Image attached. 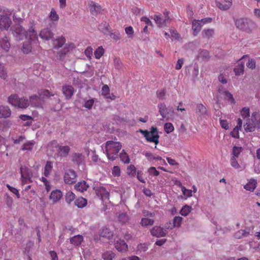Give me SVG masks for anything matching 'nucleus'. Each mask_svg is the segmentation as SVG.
<instances>
[{
	"instance_id": "3c124183",
	"label": "nucleus",
	"mask_w": 260,
	"mask_h": 260,
	"mask_svg": "<svg viewBox=\"0 0 260 260\" xmlns=\"http://www.w3.org/2000/svg\"><path fill=\"white\" fill-rule=\"evenodd\" d=\"M115 254L112 251H106L102 255L104 260H112L115 257Z\"/></svg>"
},
{
	"instance_id": "c756f323",
	"label": "nucleus",
	"mask_w": 260,
	"mask_h": 260,
	"mask_svg": "<svg viewBox=\"0 0 260 260\" xmlns=\"http://www.w3.org/2000/svg\"><path fill=\"white\" fill-rule=\"evenodd\" d=\"M62 197V192L59 190H53L50 196V199L53 203H56L59 201Z\"/></svg>"
},
{
	"instance_id": "603ef678",
	"label": "nucleus",
	"mask_w": 260,
	"mask_h": 260,
	"mask_svg": "<svg viewBox=\"0 0 260 260\" xmlns=\"http://www.w3.org/2000/svg\"><path fill=\"white\" fill-rule=\"evenodd\" d=\"M249 235V232L245 230H240L235 234L236 238L240 239L244 237H247Z\"/></svg>"
},
{
	"instance_id": "a18cd8bd",
	"label": "nucleus",
	"mask_w": 260,
	"mask_h": 260,
	"mask_svg": "<svg viewBox=\"0 0 260 260\" xmlns=\"http://www.w3.org/2000/svg\"><path fill=\"white\" fill-rule=\"evenodd\" d=\"M198 56L202 59H208L210 58L209 52L207 50H200L199 51Z\"/></svg>"
},
{
	"instance_id": "aec40b11",
	"label": "nucleus",
	"mask_w": 260,
	"mask_h": 260,
	"mask_svg": "<svg viewBox=\"0 0 260 260\" xmlns=\"http://www.w3.org/2000/svg\"><path fill=\"white\" fill-rule=\"evenodd\" d=\"M11 47L8 38L6 36L0 38V48L5 52H8Z\"/></svg>"
},
{
	"instance_id": "c9c22d12",
	"label": "nucleus",
	"mask_w": 260,
	"mask_h": 260,
	"mask_svg": "<svg viewBox=\"0 0 260 260\" xmlns=\"http://www.w3.org/2000/svg\"><path fill=\"white\" fill-rule=\"evenodd\" d=\"M53 169L52 164L50 161H47L44 167V175L45 177H48L50 175Z\"/></svg>"
},
{
	"instance_id": "09e8293b",
	"label": "nucleus",
	"mask_w": 260,
	"mask_h": 260,
	"mask_svg": "<svg viewBox=\"0 0 260 260\" xmlns=\"http://www.w3.org/2000/svg\"><path fill=\"white\" fill-rule=\"evenodd\" d=\"M118 219L119 222L122 223H125L129 220V217L125 213H119L118 216Z\"/></svg>"
},
{
	"instance_id": "4468645a",
	"label": "nucleus",
	"mask_w": 260,
	"mask_h": 260,
	"mask_svg": "<svg viewBox=\"0 0 260 260\" xmlns=\"http://www.w3.org/2000/svg\"><path fill=\"white\" fill-rule=\"evenodd\" d=\"M59 144L56 141H53L50 142L47 146V151L50 155L57 157V152H58V147Z\"/></svg>"
},
{
	"instance_id": "58836bf2",
	"label": "nucleus",
	"mask_w": 260,
	"mask_h": 260,
	"mask_svg": "<svg viewBox=\"0 0 260 260\" xmlns=\"http://www.w3.org/2000/svg\"><path fill=\"white\" fill-rule=\"evenodd\" d=\"M38 93L39 98L42 99H44L46 98H49L54 95V94L51 93L50 91L47 89L40 90Z\"/></svg>"
},
{
	"instance_id": "f704fd0d",
	"label": "nucleus",
	"mask_w": 260,
	"mask_h": 260,
	"mask_svg": "<svg viewBox=\"0 0 260 260\" xmlns=\"http://www.w3.org/2000/svg\"><path fill=\"white\" fill-rule=\"evenodd\" d=\"M237 158H238L231 157L230 158V164L235 169L242 171L244 168L238 163Z\"/></svg>"
},
{
	"instance_id": "338daca9",
	"label": "nucleus",
	"mask_w": 260,
	"mask_h": 260,
	"mask_svg": "<svg viewBox=\"0 0 260 260\" xmlns=\"http://www.w3.org/2000/svg\"><path fill=\"white\" fill-rule=\"evenodd\" d=\"M125 31L127 35L128 36V38H132L133 37V34L134 31L132 26H129L126 27L125 28Z\"/></svg>"
},
{
	"instance_id": "423d86ee",
	"label": "nucleus",
	"mask_w": 260,
	"mask_h": 260,
	"mask_svg": "<svg viewBox=\"0 0 260 260\" xmlns=\"http://www.w3.org/2000/svg\"><path fill=\"white\" fill-rule=\"evenodd\" d=\"M14 37L17 40H22L27 36V31L19 24H16L11 29Z\"/></svg>"
},
{
	"instance_id": "2eb2a0df",
	"label": "nucleus",
	"mask_w": 260,
	"mask_h": 260,
	"mask_svg": "<svg viewBox=\"0 0 260 260\" xmlns=\"http://www.w3.org/2000/svg\"><path fill=\"white\" fill-rule=\"evenodd\" d=\"M39 36L41 39L48 41L53 38L54 34L49 28H45L41 30Z\"/></svg>"
},
{
	"instance_id": "de8ad7c7",
	"label": "nucleus",
	"mask_w": 260,
	"mask_h": 260,
	"mask_svg": "<svg viewBox=\"0 0 260 260\" xmlns=\"http://www.w3.org/2000/svg\"><path fill=\"white\" fill-rule=\"evenodd\" d=\"M192 207L188 205L184 206L180 211V213L181 215L184 216H187L189 213L191 212Z\"/></svg>"
},
{
	"instance_id": "473e14b6",
	"label": "nucleus",
	"mask_w": 260,
	"mask_h": 260,
	"mask_svg": "<svg viewBox=\"0 0 260 260\" xmlns=\"http://www.w3.org/2000/svg\"><path fill=\"white\" fill-rule=\"evenodd\" d=\"M74 47V44L73 43L66 44L64 46L63 49L58 52V55H59L60 57L62 58L64 55L68 53L70 50L73 49Z\"/></svg>"
},
{
	"instance_id": "b1692460",
	"label": "nucleus",
	"mask_w": 260,
	"mask_h": 260,
	"mask_svg": "<svg viewBox=\"0 0 260 260\" xmlns=\"http://www.w3.org/2000/svg\"><path fill=\"white\" fill-rule=\"evenodd\" d=\"M215 35V30L213 28L204 29L202 31V36L203 38L210 40L212 39Z\"/></svg>"
},
{
	"instance_id": "7c9ffc66",
	"label": "nucleus",
	"mask_w": 260,
	"mask_h": 260,
	"mask_svg": "<svg viewBox=\"0 0 260 260\" xmlns=\"http://www.w3.org/2000/svg\"><path fill=\"white\" fill-rule=\"evenodd\" d=\"M65 43V38L61 36L53 41V46L54 48L58 49L61 47Z\"/></svg>"
},
{
	"instance_id": "4be33fe9",
	"label": "nucleus",
	"mask_w": 260,
	"mask_h": 260,
	"mask_svg": "<svg viewBox=\"0 0 260 260\" xmlns=\"http://www.w3.org/2000/svg\"><path fill=\"white\" fill-rule=\"evenodd\" d=\"M89 7L90 12L93 15L100 13L102 10L101 6L92 1L89 4Z\"/></svg>"
},
{
	"instance_id": "f03ea898",
	"label": "nucleus",
	"mask_w": 260,
	"mask_h": 260,
	"mask_svg": "<svg viewBox=\"0 0 260 260\" xmlns=\"http://www.w3.org/2000/svg\"><path fill=\"white\" fill-rule=\"evenodd\" d=\"M243 127L246 132H253L256 127L260 129V114L257 112H253L251 118L245 120Z\"/></svg>"
},
{
	"instance_id": "e433bc0d",
	"label": "nucleus",
	"mask_w": 260,
	"mask_h": 260,
	"mask_svg": "<svg viewBox=\"0 0 260 260\" xmlns=\"http://www.w3.org/2000/svg\"><path fill=\"white\" fill-rule=\"evenodd\" d=\"M75 205L79 208L84 207L87 204V200L82 197H80L75 201Z\"/></svg>"
},
{
	"instance_id": "774afa93",
	"label": "nucleus",
	"mask_w": 260,
	"mask_h": 260,
	"mask_svg": "<svg viewBox=\"0 0 260 260\" xmlns=\"http://www.w3.org/2000/svg\"><path fill=\"white\" fill-rule=\"evenodd\" d=\"M181 190L183 194L186 197H190L192 196V190L186 189L185 187L182 186Z\"/></svg>"
},
{
	"instance_id": "0e129e2a",
	"label": "nucleus",
	"mask_w": 260,
	"mask_h": 260,
	"mask_svg": "<svg viewBox=\"0 0 260 260\" xmlns=\"http://www.w3.org/2000/svg\"><path fill=\"white\" fill-rule=\"evenodd\" d=\"M94 103V101L93 99H89L85 102V103H84L83 106L85 108L89 110L92 108Z\"/></svg>"
},
{
	"instance_id": "412c9836",
	"label": "nucleus",
	"mask_w": 260,
	"mask_h": 260,
	"mask_svg": "<svg viewBox=\"0 0 260 260\" xmlns=\"http://www.w3.org/2000/svg\"><path fill=\"white\" fill-rule=\"evenodd\" d=\"M72 161L79 165L83 163L84 161V156L81 153H74L71 156Z\"/></svg>"
},
{
	"instance_id": "1a4fd4ad",
	"label": "nucleus",
	"mask_w": 260,
	"mask_h": 260,
	"mask_svg": "<svg viewBox=\"0 0 260 260\" xmlns=\"http://www.w3.org/2000/svg\"><path fill=\"white\" fill-rule=\"evenodd\" d=\"M77 177L76 172L72 169H69L64 174V181L66 184H73L76 181Z\"/></svg>"
},
{
	"instance_id": "2f4dec72",
	"label": "nucleus",
	"mask_w": 260,
	"mask_h": 260,
	"mask_svg": "<svg viewBox=\"0 0 260 260\" xmlns=\"http://www.w3.org/2000/svg\"><path fill=\"white\" fill-rule=\"evenodd\" d=\"M256 181L255 179H250L244 186V188L248 191H253L256 187Z\"/></svg>"
},
{
	"instance_id": "72a5a7b5",
	"label": "nucleus",
	"mask_w": 260,
	"mask_h": 260,
	"mask_svg": "<svg viewBox=\"0 0 260 260\" xmlns=\"http://www.w3.org/2000/svg\"><path fill=\"white\" fill-rule=\"evenodd\" d=\"M74 187L76 190L81 192H83L87 190L88 187V185L87 184L86 182L83 181L78 182Z\"/></svg>"
},
{
	"instance_id": "9b49d317",
	"label": "nucleus",
	"mask_w": 260,
	"mask_h": 260,
	"mask_svg": "<svg viewBox=\"0 0 260 260\" xmlns=\"http://www.w3.org/2000/svg\"><path fill=\"white\" fill-rule=\"evenodd\" d=\"M159 109V113L161 116L162 119H164L167 118L169 117L170 115L173 113V109L172 108H167L165 103H160L158 105Z\"/></svg>"
},
{
	"instance_id": "5701e85b",
	"label": "nucleus",
	"mask_w": 260,
	"mask_h": 260,
	"mask_svg": "<svg viewBox=\"0 0 260 260\" xmlns=\"http://www.w3.org/2000/svg\"><path fill=\"white\" fill-rule=\"evenodd\" d=\"M102 95H103L106 99H110L114 100L116 99V96L113 93L111 94L110 93V89L107 85H104L102 88Z\"/></svg>"
},
{
	"instance_id": "4c0bfd02",
	"label": "nucleus",
	"mask_w": 260,
	"mask_h": 260,
	"mask_svg": "<svg viewBox=\"0 0 260 260\" xmlns=\"http://www.w3.org/2000/svg\"><path fill=\"white\" fill-rule=\"evenodd\" d=\"M100 236L101 237L110 239L112 237V232L108 228H103L100 232Z\"/></svg>"
},
{
	"instance_id": "ea45409f",
	"label": "nucleus",
	"mask_w": 260,
	"mask_h": 260,
	"mask_svg": "<svg viewBox=\"0 0 260 260\" xmlns=\"http://www.w3.org/2000/svg\"><path fill=\"white\" fill-rule=\"evenodd\" d=\"M154 223V220L152 218H142L140 224L143 226H151Z\"/></svg>"
},
{
	"instance_id": "37998d69",
	"label": "nucleus",
	"mask_w": 260,
	"mask_h": 260,
	"mask_svg": "<svg viewBox=\"0 0 260 260\" xmlns=\"http://www.w3.org/2000/svg\"><path fill=\"white\" fill-rule=\"evenodd\" d=\"M218 92L221 94H224L229 101L232 102L234 101L233 95L228 90L222 88H219Z\"/></svg>"
},
{
	"instance_id": "e2e57ef3",
	"label": "nucleus",
	"mask_w": 260,
	"mask_h": 260,
	"mask_svg": "<svg viewBox=\"0 0 260 260\" xmlns=\"http://www.w3.org/2000/svg\"><path fill=\"white\" fill-rule=\"evenodd\" d=\"M7 76V73L5 70L4 66L0 63V77L5 79Z\"/></svg>"
},
{
	"instance_id": "0eeeda50",
	"label": "nucleus",
	"mask_w": 260,
	"mask_h": 260,
	"mask_svg": "<svg viewBox=\"0 0 260 260\" xmlns=\"http://www.w3.org/2000/svg\"><path fill=\"white\" fill-rule=\"evenodd\" d=\"M20 174L21 182L22 184L29 183L32 182V171L26 167H20Z\"/></svg>"
},
{
	"instance_id": "f3484780",
	"label": "nucleus",
	"mask_w": 260,
	"mask_h": 260,
	"mask_svg": "<svg viewBox=\"0 0 260 260\" xmlns=\"http://www.w3.org/2000/svg\"><path fill=\"white\" fill-rule=\"evenodd\" d=\"M62 92L66 100L71 98L74 93V89L71 85H63L62 87Z\"/></svg>"
},
{
	"instance_id": "5fc2aeb1",
	"label": "nucleus",
	"mask_w": 260,
	"mask_h": 260,
	"mask_svg": "<svg viewBox=\"0 0 260 260\" xmlns=\"http://www.w3.org/2000/svg\"><path fill=\"white\" fill-rule=\"evenodd\" d=\"M242 147L234 146L233 148L232 156L233 157L238 158L240 153L242 152Z\"/></svg>"
},
{
	"instance_id": "13d9d810",
	"label": "nucleus",
	"mask_w": 260,
	"mask_h": 260,
	"mask_svg": "<svg viewBox=\"0 0 260 260\" xmlns=\"http://www.w3.org/2000/svg\"><path fill=\"white\" fill-rule=\"evenodd\" d=\"M75 195L74 193L71 191H68L66 193V201L68 204H70L72 201L75 200Z\"/></svg>"
},
{
	"instance_id": "f8f14e48",
	"label": "nucleus",
	"mask_w": 260,
	"mask_h": 260,
	"mask_svg": "<svg viewBox=\"0 0 260 260\" xmlns=\"http://www.w3.org/2000/svg\"><path fill=\"white\" fill-rule=\"evenodd\" d=\"M97 196L100 198L103 201H106L109 200V193L103 186L94 187Z\"/></svg>"
},
{
	"instance_id": "bb28decb",
	"label": "nucleus",
	"mask_w": 260,
	"mask_h": 260,
	"mask_svg": "<svg viewBox=\"0 0 260 260\" xmlns=\"http://www.w3.org/2000/svg\"><path fill=\"white\" fill-rule=\"evenodd\" d=\"M192 29L193 30V35L196 36L200 31L202 24L200 22L199 20H193L192 22Z\"/></svg>"
},
{
	"instance_id": "79ce46f5",
	"label": "nucleus",
	"mask_w": 260,
	"mask_h": 260,
	"mask_svg": "<svg viewBox=\"0 0 260 260\" xmlns=\"http://www.w3.org/2000/svg\"><path fill=\"white\" fill-rule=\"evenodd\" d=\"M32 47L30 41L23 44L22 51L24 53L27 54L31 51Z\"/></svg>"
},
{
	"instance_id": "bf43d9fd",
	"label": "nucleus",
	"mask_w": 260,
	"mask_h": 260,
	"mask_svg": "<svg viewBox=\"0 0 260 260\" xmlns=\"http://www.w3.org/2000/svg\"><path fill=\"white\" fill-rule=\"evenodd\" d=\"M104 49L103 47H99L98 48L94 51V56L96 59H100L104 54Z\"/></svg>"
},
{
	"instance_id": "49530a36",
	"label": "nucleus",
	"mask_w": 260,
	"mask_h": 260,
	"mask_svg": "<svg viewBox=\"0 0 260 260\" xmlns=\"http://www.w3.org/2000/svg\"><path fill=\"white\" fill-rule=\"evenodd\" d=\"M153 19L159 27H164L163 22L164 18L163 17H161L160 15H155L153 17Z\"/></svg>"
},
{
	"instance_id": "6e6552de",
	"label": "nucleus",
	"mask_w": 260,
	"mask_h": 260,
	"mask_svg": "<svg viewBox=\"0 0 260 260\" xmlns=\"http://www.w3.org/2000/svg\"><path fill=\"white\" fill-rule=\"evenodd\" d=\"M195 112L198 120H202L203 118H206L209 115L206 107L201 103L196 105Z\"/></svg>"
},
{
	"instance_id": "20e7f679",
	"label": "nucleus",
	"mask_w": 260,
	"mask_h": 260,
	"mask_svg": "<svg viewBox=\"0 0 260 260\" xmlns=\"http://www.w3.org/2000/svg\"><path fill=\"white\" fill-rule=\"evenodd\" d=\"M139 132L144 135L148 142H153L156 145L158 144L159 136L157 127L152 126L150 128V131L140 129Z\"/></svg>"
},
{
	"instance_id": "8fccbe9b",
	"label": "nucleus",
	"mask_w": 260,
	"mask_h": 260,
	"mask_svg": "<svg viewBox=\"0 0 260 260\" xmlns=\"http://www.w3.org/2000/svg\"><path fill=\"white\" fill-rule=\"evenodd\" d=\"M35 145V142L32 141L27 142V143L24 144L22 147L21 150H28L31 151L32 149L34 147V146Z\"/></svg>"
},
{
	"instance_id": "a211bd4d",
	"label": "nucleus",
	"mask_w": 260,
	"mask_h": 260,
	"mask_svg": "<svg viewBox=\"0 0 260 260\" xmlns=\"http://www.w3.org/2000/svg\"><path fill=\"white\" fill-rule=\"evenodd\" d=\"M58 152H57V157H67L70 151V147L68 146H60L58 147Z\"/></svg>"
},
{
	"instance_id": "a878e982",
	"label": "nucleus",
	"mask_w": 260,
	"mask_h": 260,
	"mask_svg": "<svg viewBox=\"0 0 260 260\" xmlns=\"http://www.w3.org/2000/svg\"><path fill=\"white\" fill-rule=\"evenodd\" d=\"M242 120L241 118L237 120V125L231 132V135L233 137L238 138L239 137V130L241 129L242 126Z\"/></svg>"
},
{
	"instance_id": "ddd939ff",
	"label": "nucleus",
	"mask_w": 260,
	"mask_h": 260,
	"mask_svg": "<svg viewBox=\"0 0 260 260\" xmlns=\"http://www.w3.org/2000/svg\"><path fill=\"white\" fill-rule=\"evenodd\" d=\"M12 24V21L7 14L0 15V26L3 30H7Z\"/></svg>"
},
{
	"instance_id": "9d476101",
	"label": "nucleus",
	"mask_w": 260,
	"mask_h": 260,
	"mask_svg": "<svg viewBox=\"0 0 260 260\" xmlns=\"http://www.w3.org/2000/svg\"><path fill=\"white\" fill-rule=\"evenodd\" d=\"M151 235L153 237L157 238L165 237L168 233V231L166 230L160 226H154L150 231Z\"/></svg>"
},
{
	"instance_id": "6e6d98bb",
	"label": "nucleus",
	"mask_w": 260,
	"mask_h": 260,
	"mask_svg": "<svg viewBox=\"0 0 260 260\" xmlns=\"http://www.w3.org/2000/svg\"><path fill=\"white\" fill-rule=\"evenodd\" d=\"M49 17L51 20L53 21H57L59 19V16L53 8L51 9Z\"/></svg>"
},
{
	"instance_id": "864d4df0",
	"label": "nucleus",
	"mask_w": 260,
	"mask_h": 260,
	"mask_svg": "<svg viewBox=\"0 0 260 260\" xmlns=\"http://www.w3.org/2000/svg\"><path fill=\"white\" fill-rule=\"evenodd\" d=\"M241 115L244 119H246L250 117V110L248 108L244 107L241 111Z\"/></svg>"
},
{
	"instance_id": "69168bd1",
	"label": "nucleus",
	"mask_w": 260,
	"mask_h": 260,
	"mask_svg": "<svg viewBox=\"0 0 260 260\" xmlns=\"http://www.w3.org/2000/svg\"><path fill=\"white\" fill-rule=\"evenodd\" d=\"M148 172L150 175H153L154 176H157L159 174V172L156 170L155 167H151L148 170Z\"/></svg>"
},
{
	"instance_id": "cd10ccee",
	"label": "nucleus",
	"mask_w": 260,
	"mask_h": 260,
	"mask_svg": "<svg viewBox=\"0 0 260 260\" xmlns=\"http://www.w3.org/2000/svg\"><path fill=\"white\" fill-rule=\"evenodd\" d=\"M70 243L74 246H79L83 241V237L82 235H77L70 239Z\"/></svg>"
},
{
	"instance_id": "c03bdc74",
	"label": "nucleus",
	"mask_w": 260,
	"mask_h": 260,
	"mask_svg": "<svg viewBox=\"0 0 260 260\" xmlns=\"http://www.w3.org/2000/svg\"><path fill=\"white\" fill-rule=\"evenodd\" d=\"M119 157L121 161L125 164H128L130 162V159L128 154L125 152L124 150H122L119 154Z\"/></svg>"
},
{
	"instance_id": "39448f33",
	"label": "nucleus",
	"mask_w": 260,
	"mask_h": 260,
	"mask_svg": "<svg viewBox=\"0 0 260 260\" xmlns=\"http://www.w3.org/2000/svg\"><path fill=\"white\" fill-rule=\"evenodd\" d=\"M8 101L12 105L22 109L26 108L29 105L28 101L24 98H19L17 94H13L8 98Z\"/></svg>"
},
{
	"instance_id": "dca6fc26",
	"label": "nucleus",
	"mask_w": 260,
	"mask_h": 260,
	"mask_svg": "<svg viewBox=\"0 0 260 260\" xmlns=\"http://www.w3.org/2000/svg\"><path fill=\"white\" fill-rule=\"evenodd\" d=\"M217 6L221 10H228L232 5V0H216Z\"/></svg>"
},
{
	"instance_id": "f257e3e1",
	"label": "nucleus",
	"mask_w": 260,
	"mask_h": 260,
	"mask_svg": "<svg viewBox=\"0 0 260 260\" xmlns=\"http://www.w3.org/2000/svg\"><path fill=\"white\" fill-rule=\"evenodd\" d=\"M121 147L122 145L119 142L108 141L105 146V153L108 158L111 161L115 160Z\"/></svg>"
},
{
	"instance_id": "6ab92c4d",
	"label": "nucleus",
	"mask_w": 260,
	"mask_h": 260,
	"mask_svg": "<svg viewBox=\"0 0 260 260\" xmlns=\"http://www.w3.org/2000/svg\"><path fill=\"white\" fill-rule=\"evenodd\" d=\"M115 248L119 252H125L128 246L124 240L119 239L115 243Z\"/></svg>"
},
{
	"instance_id": "680f3d73",
	"label": "nucleus",
	"mask_w": 260,
	"mask_h": 260,
	"mask_svg": "<svg viewBox=\"0 0 260 260\" xmlns=\"http://www.w3.org/2000/svg\"><path fill=\"white\" fill-rule=\"evenodd\" d=\"M164 129L165 132L169 134L173 132L174 129V126L171 123H166L164 125Z\"/></svg>"
},
{
	"instance_id": "052dcab7",
	"label": "nucleus",
	"mask_w": 260,
	"mask_h": 260,
	"mask_svg": "<svg viewBox=\"0 0 260 260\" xmlns=\"http://www.w3.org/2000/svg\"><path fill=\"white\" fill-rule=\"evenodd\" d=\"M136 170L134 165H130L127 168V173L131 177H134L136 175Z\"/></svg>"
},
{
	"instance_id": "4d7b16f0",
	"label": "nucleus",
	"mask_w": 260,
	"mask_h": 260,
	"mask_svg": "<svg viewBox=\"0 0 260 260\" xmlns=\"http://www.w3.org/2000/svg\"><path fill=\"white\" fill-rule=\"evenodd\" d=\"M182 220V217L180 216H175L173 220V225L174 227H180L181 225Z\"/></svg>"
},
{
	"instance_id": "393cba45",
	"label": "nucleus",
	"mask_w": 260,
	"mask_h": 260,
	"mask_svg": "<svg viewBox=\"0 0 260 260\" xmlns=\"http://www.w3.org/2000/svg\"><path fill=\"white\" fill-rule=\"evenodd\" d=\"M27 35H28L29 41L31 42L38 41V38L36 31L35 30L33 25L30 26L28 31Z\"/></svg>"
},
{
	"instance_id": "c85d7f7f",
	"label": "nucleus",
	"mask_w": 260,
	"mask_h": 260,
	"mask_svg": "<svg viewBox=\"0 0 260 260\" xmlns=\"http://www.w3.org/2000/svg\"><path fill=\"white\" fill-rule=\"evenodd\" d=\"M11 114V111L8 106H0V118H7Z\"/></svg>"
},
{
	"instance_id": "a19ab883",
	"label": "nucleus",
	"mask_w": 260,
	"mask_h": 260,
	"mask_svg": "<svg viewBox=\"0 0 260 260\" xmlns=\"http://www.w3.org/2000/svg\"><path fill=\"white\" fill-rule=\"evenodd\" d=\"M244 64L240 60L238 64L234 68V72L236 75H240L243 73Z\"/></svg>"
},
{
	"instance_id": "7ed1b4c3",
	"label": "nucleus",
	"mask_w": 260,
	"mask_h": 260,
	"mask_svg": "<svg viewBox=\"0 0 260 260\" xmlns=\"http://www.w3.org/2000/svg\"><path fill=\"white\" fill-rule=\"evenodd\" d=\"M236 27L240 30L247 33L251 32L255 27V24L251 20L243 18L235 21Z\"/></svg>"
}]
</instances>
